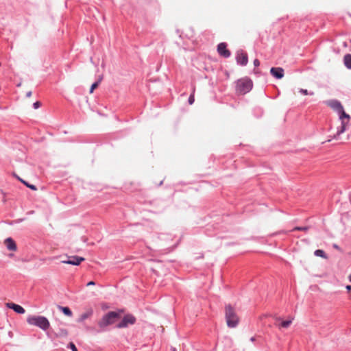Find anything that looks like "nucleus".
I'll use <instances>...</instances> for the list:
<instances>
[{
  "instance_id": "1",
  "label": "nucleus",
  "mask_w": 351,
  "mask_h": 351,
  "mask_svg": "<svg viewBox=\"0 0 351 351\" xmlns=\"http://www.w3.org/2000/svg\"><path fill=\"white\" fill-rule=\"evenodd\" d=\"M124 312V309H119L117 311H109L106 313L97 322L100 330L104 331L108 326L114 324Z\"/></svg>"
},
{
  "instance_id": "2",
  "label": "nucleus",
  "mask_w": 351,
  "mask_h": 351,
  "mask_svg": "<svg viewBox=\"0 0 351 351\" xmlns=\"http://www.w3.org/2000/svg\"><path fill=\"white\" fill-rule=\"evenodd\" d=\"M225 317L229 328H235L239 323V317L236 309L231 304L225 306Z\"/></svg>"
},
{
  "instance_id": "3",
  "label": "nucleus",
  "mask_w": 351,
  "mask_h": 351,
  "mask_svg": "<svg viewBox=\"0 0 351 351\" xmlns=\"http://www.w3.org/2000/svg\"><path fill=\"white\" fill-rule=\"evenodd\" d=\"M29 324L39 327L43 330H47L50 327L49 320L44 316L40 315H31L27 319Z\"/></svg>"
},
{
  "instance_id": "4",
  "label": "nucleus",
  "mask_w": 351,
  "mask_h": 351,
  "mask_svg": "<svg viewBox=\"0 0 351 351\" xmlns=\"http://www.w3.org/2000/svg\"><path fill=\"white\" fill-rule=\"evenodd\" d=\"M252 81L248 77L238 80L236 84V92L240 95L248 93L252 88Z\"/></svg>"
},
{
  "instance_id": "5",
  "label": "nucleus",
  "mask_w": 351,
  "mask_h": 351,
  "mask_svg": "<svg viewBox=\"0 0 351 351\" xmlns=\"http://www.w3.org/2000/svg\"><path fill=\"white\" fill-rule=\"evenodd\" d=\"M338 114L339 115V119L341 121V128L338 130L337 135H340L346 131V126L350 121V117L344 111L343 108L338 112Z\"/></svg>"
},
{
  "instance_id": "6",
  "label": "nucleus",
  "mask_w": 351,
  "mask_h": 351,
  "mask_svg": "<svg viewBox=\"0 0 351 351\" xmlns=\"http://www.w3.org/2000/svg\"><path fill=\"white\" fill-rule=\"evenodd\" d=\"M136 319L132 314H126L124 315L121 321L116 326L118 328H127L129 325H133L136 323Z\"/></svg>"
},
{
  "instance_id": "7",
  "label": "nucleus",
  "mask_w": 351,
  "mask_h": 351,
  "mask_svg": "<svg viewBox=\"0 0 351 351\" xmlns=\"http://www.w3.org/2000/svg\"><path fill=\"white\" fill-rule=\"evenodd\" d=\"M236 59L237 63L242 66L246 65L248 62L247 54L242 50L237 52Z\"/></svg>"
},
{
  "instance_id": "8",
  "label": "nucleus",
  "mask_w": 351,
  "mask_h": 351,
  "mask_svg": "<svg viewBox=\"0 0 351 351\" xmlns=\"http://www.w3.org/2000/svg\"><path fill=\"white\" fill-rule=\"evenodd\" d=\"M217 52L223 58H228L230 56V51L227 49L225 43H221L217 45Z\"/></svg>"
},
{
  "instance_id": "9",
  "label": "nucleus",
  "mask_w": 351,
  "mask_h": 351,
  "mask_svg": "<svg viewBox=\"0 0 351 351\" xmlns=\"http://www.w3.org/2000/svg\"><path fill=\"white\" fill-rule=\"evenodd\" d=\"M84 260H85V258L83 257H80V256H69L68 258V260L63 261L62 263H66V264L73 265H79Z\"/></svg>"
},
{
  "instance_id": "10",
  "label": "nucleus",
  "mask_w": 351,
  "mask_h": 351,
  "mask_svg": "<svg viewBox=\"0 0 351 351\" xmlns=\"http://www.w3.org/2000/svg\"><path fill=\"white\" fill-rule=\"evenodd\" d=\"M161 241H165L166 243L162 244L161 246L166 247L167 249L169 248H174L176 246V244H171L168 243L169 240H171V236L167 234H161L159 237Z\"/></svg>"
},
{
  "instance_id": "11",
  "label": "nucleus",
  "mask_w": 351,
  "mask_h": 351,
  "mask_svg": "<svg viewBox=\"0 0 351 351\" xmlns=\"http://www.w3.org/2000/svg\"><path fill=\"white\" fill-rule=\"evenodd\" d=\"M270 73L277 79H281L284 76V69L281 67H272L270 69Z\"/></svg>"
},
{
  "instance_id": "12",
  "label": "nucleus",
  "mask_w": 351,
  "mask_h": 351,
  "mask_svg": "<svg viewBox=\"0 0 351 351\" xmlns=\"http://www.w3.org/2000/svg\"><path fill=\"white\" fill-rule=\"evenodd\" d=\"M328 106L337 113L343 108L341 104L337 100H330L327 102Z\"/></svg>"
},
{
  "instance_id": "13",
  "label": "nucleus",
  "mask_w": 351,
  "mask_h": 351,
  "mask_svg": "<svg viewBox=\"0 0 351 351\" xmlns=\"http://www.w3.org/2000/svg\"><path fill=\"white\" fill-rule=\"evenodd\" d=\"M6 306L19 314H23L25 312V309L21 306L12 302L7 303Z\"/></svg>"
},
{
  "instance_id": "14",
  "label": "nucleus",
  "mask_w": 351,
  "mask_h": 351,
  "mask_svg": "<svg viewBox=\"0 0 351 351\" xmlns=\"http://www.w3.org/2000/svg\"><path fill=\"white\" fill-rule=\"evenodd\" d=\"M93 314V309L92 307H88L86 309V311L81 314L78 319V322H82L85 319L90 317Z\"/></svg>"
},
{
  "instance_id": "15",
  "label": "nucleus",
  "mask_w": 351,
  "mask_h": 351,
  "mask_svg": "<svg viewBox=\"0 0 351 351\" xmlns=\"http://www.w3.org/2000/svg\"><path fill=\"white\" fill-rule=\"evenodd\" d=\"M5 244L9 250L16 251L17 250L16 242L10 237L5 240Z\"/></svg>"
},
{
  "instance_id": "16",
  "label": "nucleus",
  "mask_w": 351,
  "mask_h": 351,
  "mask_svg": "<svg viewBox=\"0 0 351 351\" xmlns=\"http://www.w3.org/2000/svg\"><path fill=\"white\" fill-rule=\"evenodd\" d=\"M59 308L62 311V312L69 316V317H71L73 315V313L71 311V310L67 307V306H59Z\"/></svg>"
},
{
  "instance_id": "17",
  "label": "nucleus",
  "mask_w": 351,
  "mask_h": 351,
  "mask_svg": "<svg viewBox=\"0 0 351 351\" xmlns=\"http://www.w3.org/2000/svg\"><path fill=\"white\" fill-rule=\"evenodd\" d=\"M344 64L348 69H351V54L344 56Z\"/></svg>"
},
{
  "instance_id": "18",
  "label": "nucleus",
  "mask_w": 351,
  "mask_h": 351,
  "mask_svg": "<svg viewBox=\"0 0 351 351\" xmlns=\"http://www.w3.org/2000/svg\"><path fill=\"white\" fill-rule=\"evenodd\" d=\"M314 254L317 256H320L324 258H327L325 252L322 250H316L314 252Z\"/></svg>"
},
{
  "instance_id": "19",
  "label": "nucleus",
  "mask_w": 351,
  "mask_h": 351,
  "mask_svg": "<svg viewBox=\"0 0 351 351\" xmlns=\"http://www.w3.org/2000/svg\"><path fill=\"white\" fill-rule=\"evenodd\" d=\"M308 229H309V226H295L291 231L298 230V231L306 232L308 230Z\"/></svg>"
},
{
  "instance_id": "20",
  "label": "nucleus",
  "mask_w": 351,
  "mask_h": 351,
  "mask_svg": "<svg viewBox=\"0 0 351 351\" xmlns=\"http://www.w3.org/2000/svg\"><path fill=\"white\" fill-rule=\"evenodd\" d=\"M292 319H289V320L282 321L280 323V326L281 327H282V328H288L291 325V324L292 322Z\"/></svg>"
},
{
  "instance_id": "21",
  "label": "nucleus",
  "mask_w": 351,
  "mask_h": 351,
  "mask_svg": "<svg viewBox=\"0 0 351 351\" xmlns=\"http://www.w3.org/2000/svg\"><path fill=\"white\" fill-rule=\"evenodd\" d=\"M194 93H195V88H193V93H192V94L190 95V97L189 98V103L190 105H192L194 103V101H195Z\"/></svg>"
},
{
  "instance_id": "22",
  "label": "nucleus",
  "mask_w": 351,
  "mask_h": 351,
  "mask_svg": "<svg viewBox=\"0 0 351 351\" xmlns=\"http://www.w3.org/2000/svg\"><path fill=\"white\" fill-rule=\"evenodd\" d=\"M99 84V82H96L93 83L90 87V93H93L94 90L98 87Z\"/></svg>"
},
{
  "instance_id": "23",
  "label": "nucleus",
  "mask_w": 351,
  "mask_h": 351,
  "mask_svg": "<svg viewBox=\"0 0 351 351\" xmlns=\"http://www.w3.org/2000/svg\"><path fill=\"white\" fill-rule=\"evenodd\" d=\"M299 92L304 95H314L313 92L308 93L306 89H303V88H300L299 90Z\"/></svg>"
},
{
  "instance_id": "24",
  "label": "nucleus",
  "mask_w": 351,
  "mask_h": 351,
  "mask_svg": "<svg viewBox=\"0 0 351 351\" xmlns=\"http://www.w3.org/2000/svg\"><path fill=\"white\" fill-rule=\"evenodd\" d=\"M67 348H70L72 351H78L75 345L73 342H70L68 344Z\"/></svg>"
},
{
  "instance_id": "25",
  "label": "nucleus",
  "mask_w": 351,
  "mask_h": 351,
  "mask_svg": "<svg viewBox=\"0 0 351 351\" xmlns=\"http://www.w3.org/2000/svg\"><path fill=\"white\" fill-rule=\"evenodd\" d=\"M27 187L31 189L33 191H36L37 190L36 186L35 185H33V184H27Z\"/></svg>"
},
{
  "instance_id": "26",
  "label": "nucleus",
  "mask_w": 351,
  "mask_h": 351,
  "mask_svg": "<svg viewBox=\"0 0 351 351\" xmlns=\"http://www.w3.org/2000/svg\"><path fill=\"white\" fill-rule=\"evenodd\" d=\"M254 65L255 66H258L260 65V61L258 59H255L254 60Z\"/></svg>"
},
{
  "instance_id": "27",
  "label": "nucleus",
  "mask_w": 351,
  "mask_h": 351,
  "mask_svg": "<svg viewBox=\"0 0 351 351\" xmlns=\"http://www.w3.org/2000/svg\"><path fill=\"white\" fill-rule=\"evenodd\" d=\"M40 103L39 101H36L34 104V107L35 108H38V107H40Z\"/></svg>"
},
{
  "instance_id": "28",
  "label": "nucleus",
  "mask_w": 351,
  "mask_h": 351,
  "mask_svg": "<svg viewBox=\"0 0 351 351\" xmlns=\"http://www.w3.org/2000/svg\"><path fill=\"white\" fill-rule=\"evenodd\" d=\"M95 285V282L94 281H90L87 283V286Z\"/></svg>"
},
{
  "instance_id": "29",
  "label": "nucleus",
  "mask_w": 351,
  "mask_h": 351,
  "mask_svg": "<svg viewBox=\"0 0 351 351\" xmlns=\"http://www.w3.org/2000/svg\"><path fill=\"white\" fill-rule=\"evenodd\" d=\"M32 91H29L27 93L26 96L27 97H30L32 96Z\"/></svg>"
},
{
  "instance_id": "30",
  "label": "nucleus",
  "mask_w": 351,
  "mask_h": 351,
  "mask_svg": "<svg viewBox=\"0 0 351 351\" xmlns=\"http://www.w3.org/2000/svg\"><path fill=\"white\" fill-rule=\"evenodd\" d=\"M346 288L348 291H351V285H347Z\"/></svg>"
},
{
  "instance_id": "31",
  "label": "nucleus",
  "mask_w": 351,
  "mask_h": 351,
  "mask_svg": "<svg viewBox=\"0 0 351 351\" xmlns=\"http://www.w3.org/2000/svg\"><path fill=\"white\" fill-rule=\"evenodd\" d=\"M333 247L337 249V250H340L339 247L337 244H334L333 245Z\"/></svg>"
},
{
  "instance_id": "32",
  "label": "nucleus",
  "mask_w": 351,
  "mask_h": 351,
  "mask_svg": "<svg viewBox=\"0 0 351 351\" xmlns=\"http://www.w3.org/2000/svg\"><path fill=\"white\" fill-rule=\"evenodd\" d=\"M17 178H18V179H19V180H20L23 184H24V183L25 182V181L24 180L21 179V178L17 177Z\"/></svg>"
},
{
  "instance_id": "33",
  "label": "nucleus",
  "mask_w": 351,
  "mask_h": 351,
  "mask_svg": "<svg viewBox=\"0 0 351 351\" xmlns=\"http://www.w3.org/2000/svg\"><path fill=\"white\" fill-rule=\"evenodd\" d=\"M276 319L277 321H280V320H281V318H280V317H276Z\"/></svg>"
},
{
  "instance_id": "34",
  "label": "nucleus",
  "mask_w": 351,
  "mask_h": 351,
  "mask_svg": "<svg viewBox=\"0 0 351 351\" xmlns=\"http://www.w3.org/2000/svg\"><path fill=\"white\" fill-rule=\"evenodd\" d=\"M101 80H102V77H100L99 78V80H98L97 82H99V83H100Z\"/></svg>"
},
{
  "instance_id": "35",
  "label": "nucleus",
  "mask_w": 351,
  "mask_h": 351,
  "mask_svg": "<svg viewBox=\"0 0 351 351\" xmlns=\"http://www.w3.org/2000/svg\"><path fill=\"white\" fill-rule=\"evenodd\" d=\"M101 80H102V77H100L99 78V80H98L97 82H99V83H100Z\"/></svg>"
},
{
  "instance_id": "36",
  "label": "nucleus",
  "mask_w": 351,
  "mask_h": 351,
  "mask_svg": "<svg viewBox=\"0 0 351 351\" xmlns=\"http://www.w3.org/2000/svg\"><path fill=\"white\" fill-rule=\"evenodd\" d=\"M250 340H251L252 341H255V337H252Z\"/></svg>"
},
{
  "instance_id": "37",
  "label": "nucleus",
  "mask_w": 351,
  "mask_h": 351,
  "mask_svg": "<svg viewBox=\"0 0 351 351\" xmlns=\"http://www.w3.org/2000/svg\"><path fill=\"white\" fill-rule=\"evenodd\" d=\"M171 351H177V350L175 348H171Z\"/></svg>"
},
{
  "instance_id": "38",
  "label": "nucleus",
  "mask_w": 351,
  "mask_h": 351,
  "mask_svg": "<svg viewBox=\"0 0 351 351\" xmlns=\"http://www.w3.org/2000/svg\"><path fill=\"white\" fill-rule=\"evenodd\" d=\"M349 280L351 282V274L348 276Z\"/></svg>"
},
{
  "instance_id": "39",
  "label": "nucleus",
  "mask_w": 351,
  "mask_h": 351,
  "mask_svg": "<svg viewBox=\"0 0 351 351\" xmlns=\"http://www.w3.org/2000/svg\"><path fill=\"white\" fill-rule=\"evenodd\" d=\"M24 184L27 186V184H29L25 181V182L24 183Z\"/></svg>"
}]
</instances>
